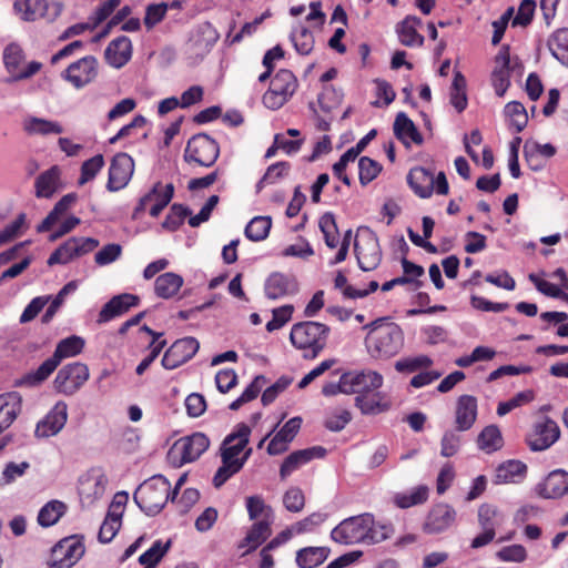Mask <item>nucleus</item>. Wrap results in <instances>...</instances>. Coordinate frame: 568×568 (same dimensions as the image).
<instances>
[{
    "instance_id": "obj_1",
    "label": "nucleus",
    "mask_w": 568,
    "mask_h": 568,
    "mask_svg": "<svg viewBox=\"0 0 568 568\" xmlns=\"http://www.w3.org/2000/svg\"><path fill=\"white\" fill-rule=\"evenodd\" d=\"M250 435L251 428L246 424L241 423L223 439L220 446L222 465L213 477L215 488H220L229 478L237 474L251 457L252 448L247 447Z\"/></svg>"
},
{
    "instance_id": "obj_2",
    "label": "nucleus",
    "mask_w": 568,
    "mask_h": 568,
    "mask_svg": "<svg viewBox=\"0 0 568 568\" xmlns=\"http://www.w3.org/2000/svg\"><path fill=\"white\" fill-rule=\"evenodd\" d=\"M363 328L368 329L365 344L368 353L375 358L393 357L404 345L402 328L388 317H379Z\"/></svg>"
},
{
    "instance_id": "obj_3",
    "label": "nucleus",
    "mask_w": 568,
    "mask_h": 568,
    "mask_svg": "<svg viewBox=\"0 0 568 568\" xmlns=\"http://www.w3.org/2000/svg\"><path fill=\"white\" fill-rule=\"evenodd\" d=\"M83 347L84 341L75 335L60 341L53 355L45 359L36 371L26 373L21 377L17 378L14 381V386L29 388L40 386L58 368L63 358L80 354Z\"/></svg>"
},
{
    "instance_id": "obj_4",
    "label": "nucleus",
    "mask_w": 568,
    "mask_h": 568,
    "mask_svg": "<svg viewBox=\"0 0 568 568\" xmlns=\"http://www.w3.org/2000/svg\"><path fill=\"white\" fill-rule=\"evenodd\" d=\"M329 327L318 322H301L293 325L292 344L304 351V358H315L326 346Z\"/></svg>"
},
{
    "instance_id": "obj_5",
    "label": "nucleus",
    "mask_w": 568,
    "mask_h": 568,
    "mask_svg": "<svg viewBox=\"0 0 568 568\" xmlns=\"http://www.w3.org/2000/svg\"><path fill=\"white\" fill-rule=\"evenodd\" d=\"M170 489L171 485L165 477L153 476L138 487L133 499L148 516H155L171 499Z\"/></svg>"
},
{
    "instance_id": "obj_6",
    "label": "nucleus",
    "mask_w": 568,
    "mask_h": 568,
    "mask_svg": "<svg viewBox=\"0 0 568 568\" xmlns=\"http://www.w3.org/2000/svg\"><path fill=\"white\" fill-rule=\"evenodd\" d=\"M210 446L209 437L203 433H193L178 439L168 452V460L173 467L195 462Z\"/></svg>"
},
{
    "instance_id": "obj_7",
    "label": "nucleus",
    "mask_w": 568,
    "mask_h": 568,
    "mask_svg": "<svg viewBox=\"0 0 568 568\" xmlns=\"http://www.w3.org/2000/svg\"><path fill=\"white\" fill-rule=\"evenodd\" d=\"M220 155L217 142L205 133L193 135L186 143L184 161L189 164L195 163L200 166H212Z\"/></svg>"
},
{
    "instance_id": "obj_8",
    "label": "nucleus",
    "mask_w": 568,
    "mask_h": 568,
    "mask_svg": "<svg viewBox=\"0 0 568 568\" xmlns=\"http://www.w3.org/2000/svg\"><path fill=\"white\" fill-rule=\"evenodd\" d=\"M407 182L413 191L422 199L429 197L434 190L440 195H446L449 191L444 172H439L435 178L434 172L423 166L413 168L407 175Z\"/></svg>"
},
{
    "instance_id": "obj_9",
    "label": "nucleus",
    "mask_w": 568,
    "mask_h": 568,
    "mask_svg": "<svg viewBox=\"0 0 568 568\" xmlns=\"http://www.w3.org/2000/svg\"><path fill=\"white\" fill-rule=\"evenodd\" d=\"M354 250L362 271L369 272L379 265L382 250L376 234L369 227H359Z\"/></svg>"
},
{
    "instance_id": "obj_10",
    "label": "nucleus",
    "mask_w": 568,
    "mask_h": 568,
    "mask_svg": "<svg viewBox=\"0 0 568 568\" xmlns=\"http://www.w3.org/2000/svg\"><path fill=\"white\" fill-rule=\"evenodd\" d=\"M297 79L292 71L281 69L271 80L270 89L263 95V103L271 110L283 106L297 89Z\"/></svg>"
},
{
    "instance_id": "obj_11",
    "label": "nucleus",
    "mask_w": 568,
    "mask_h": 568,
    "mask_svg": "<svg viewBox=\"0 0 568 568\" xmlns=\"http://www.w3.org/2000/svg\"><path fill=\"white\" fill-rule=\"evenodd\" d=\"M372 524L373 516L371 514L349 517L332 530L331 537L334 541L344 545L366 542Z\"/></svg>"
},
{
    "instance_id": "obj_12",
    "label": "nucleus",
    "mask_w": 568,
    "mask_h": 568,
    "mask_svg": "<svg viewBox=\"0 0 568 568\" xmlns=\"http://www.w3.org/2000/svg\"><path fill=\"white\" fill-rule=\"evenodd\" d=\"M13 9L24 21L44 18L52 22L61 14L63 6L60 2L49 4L47 0H14Z\"/></svg>"
},
{
    "instance_id": "obj_13",
    "label": "nucleus",
    "mask_w": 568,
    "mask_h": 568,
    "mask_svg": "<svg viewBox=\"0 0 568 568\" xmlns=\"http://www.w3.org/2000/svg\"><path fill=\"white\" fill-rule=\"evenodd\" d=\"M99 73V62L95 57L87 55L71 63L62 73L61 78L69 82L74 89L80 90L92 83Z\"/></svg>"
},
{
    "instance_id": "obj_14",
    "label": "nucleus",
    "mask_w": 568,
    "mask_h": 568,
    "mask_svg": "<svg viewBox=\"0 0 568 568\" xmlns=\"http://www.w3.org/2000/svg\"><path fill=\"white\" fill-rule=\"evenodd\" d=\"M89 378V368L85 364L75 362L63 366L57 374L53 385L57 392L73 395Z\"/></svg>"
},
{
    "instance_id": "obj_15",
    "label": "nucleus",
    "mask_w": 568,
    "mask_h": 568,
    "mask_svg": "<svg viewBox=\"0 0 568 568\" xmlns=\"http://www.w3.org/2000/svg\"><path fill=\"white\" fill-rule=\"evenodd\" d=\"M84 555V545L74 537L60 540L51 552L50 568H71Z\"/></svg>"
},
{
    "instance_id": "obj_16",
    "label": "nucleus",
    "mask_w": 568,
    "mask_h": 568,
    "mask_svg": "<svg viewBox=\"0 0 568 568\" xmlns=\"http://www.w3.org/2000/svg\"><path fill=\"white\" fill-rule=\"evenodd\" d=\"M23 60V53L21 48L18 44H9L4 49L3 61L8 72L11 77L7 80V82L19 81L22 79H28L36 74L40 68L41 63L37 61L30 62L27 68L21 69V63Z\"/></svg>"
},
{
    "instance_id": "obj_17",
    "label": "nucleus",
    "mask_w": 568,
    "mask_h": 568,
    "mask_svg": "<svg viewBox=\"0 0 568 568\" xmlns=\"http://www.w3.org/2000/svg\"><path fill=\"white\" fill-rule=\"evenodd\" d=\"M199 342L194 337L175 341L164 353L161 361L165 369H174L190 361L199 351Z\"/></svg>"
},
{
    "instance_id": "obj_18",
    "label": "nucleus",
    "mask_w": 568,
    "mask_h": 568,
    "mask_svg": "<svg viewBox=\"0 0 568 568\" xmlns=\"http://www.w3.org/2000/svg\"><path fill=\"white\" fill-rule=\"evenodd\" d=\"M560 436V429L555 420L545 417L535 424L531 434L527 438L528 446L534 452H541L555 444Z\"/></svg>"
},
{
    "instance_id": "obj_19",
    "label": "nucleus",
    "mask_w": 568,
    "mask_h": 568,
    "mask_svg": "<svg viewBox=\"0 0 568 568\" xmlns=\"http://www.w3.org/2000/svg\"><path fill=\"white\" fill-rule=\"evenodd\" d=\"M134 171V161L126 153H118L111 162L109 169V180L106 187L109 191L114 192L124 187Z\"/></svg>"
},
{
    "instance_id": "obj_20",
    "label": "nucleus",
    "mask_w": 568,
    "mask_h": 568,
    "mask_svg": "<svg viewBox=\"0 0 568 568\" xmlns=\"http://www.w3.org/2000/svg\"><path fill=\"white\" fill-rule=\"evenodd\" d=\"M68 420V405L58 402L43 419L38 422L34 435L38 438H48L57 435Z\"/></svg>"
},
{
    "instance_id": "obj_21",
    "label": "nucleus",
    "mask_w": 568,
    "mask_h": 568,
    "mask_svg": "<svg viewBox=\"0 0 568 568\" xmlns=\"http://www.w3.org/2000/svg\"><path fill=\"white\" fill-rule=\"evenodd\" d=\"M538 496L545 499H557L568 494V473L564 469H556L548 474L542 483L536 488Z\"/></svg>"
},
{
    "instance_id": "obj_22",
    "label": "nucleus",
    "mask_w": 568,
    "mask_h": 568,
    "mask_svg": "<svg viewBox=\"0 0 568 568\" xmlns=\"http://www.w3.org/2000/svg\"><path fill=\"white\" fill-rule=\"evenodd\" d=\"M347 383L349 394L367 395L378 389L383 385V376L375 371L347 372Z\"/></svg>"
},
{
    "instance_id": "obj_23",
    "label": "nucleus",
    "mask_w": 568,
    "mask_h": 568,
    "mask_svg": "<svg viewBox=\"0 0 568 568\" xmlns=\"http://www.w3.org/2000/svg\"><path fill=\"white\" fill-rule=\"evenodd\" d=\"M264 291L270 300H277L296 294L298 292V283L292 275L273 273L267 277Z\"/></svg>"
},
{
    "instance_id": "obj_24",
    "label": "nucleus",
    "mask_w": 568,
    "mask_h": 568,
    "mask_svg": "<svg viewBox=\"0 0 568 568\" xmlns=\"http://www.w3.org/2000/svg\"><path fill=\"white\" fill-rule=\"evenodd\" d=\"M325 455L326 449L322 446L295 450L284 459L280 468V476L282 479H285L302 465L307 464L314 458H323Z\"/></svg>"
},
{
    "instance_id": "obj_25",
    "label": "nucleus",
    "mask_w": 568,
    "mask_h": 568,
    "mask_svg": "<svg viewBox=\"0 0 568 568\" xmlns=\"http://www.w3.org/2000/svg\"><path fill=\"white\" fill-rule=\"evenodd\" d=\"M477 399L471 395L458 397L455 409V425L458 432H466L477 419Z\"/></svg>"
},
{
    "instance_id": "obj_26",
    "label": "nucleus",
    "mask_w": 568,
    "mask_h": 568,
    "mask_svg": "<svg viewBox=\"0 0 568 568\" xmlns=\"http://www.w3.org/2000/svg\"><path fill=\"white\" fill-rule=\"evenodd\" d=\"M456 511L446 504H438L432 508L424 524V530L428 534H438L447 529L454 521Z\"/></svg>"
},
{
    "instance_id": "obj_27",
    "label": "nucleus",
    "mask_w": 568,
    "mask_h": 568,
    "mask_svg": "<svg viewBox=\"0 0 568 568\" xmlns=\"http://www.w3.org/2000/svg\"><path fill=\"white\" fill-rule=\"evenodd\" d=\"M22 409V396L18 392L0 395V434L8 429Z\"/></svg>"
},
{
    "instance_id": "obj_28",
    "label": "nucleus",
    "mask_w": 568,
    "mask_h": 568,
    "mask_svg": "<svg viewBox=\"0 0 568 568\" xmlns=\"http://www.w3.org/2000/svg\"><path fill=\"white\" fill-rule=\"evenodd\" d=\"M496 67L491 73V83L498 97H503L507 91L509 81V48L503 47L495 58Z\"/></svg>"
},
{
    "instance_id": "obj_29",
    "label": "nucleus",
    "mask_w": 568,
    "mask_h": 568,
    "mask_svg": "<svg viewBox=\"0 0 568 568\" xmlns=\"http://www.w3.org/2000/svg\"><path fill=\"white\" fill-rule=\"evenodd\" d=\"M61 187V169L58 165H53L36 179L34 194L38 199H50Z\"/></svg>"
},
{
    "instance_id": "obj_30",
    "label": "nucleus",
    "mask_w": 568,
    "mask_h": 568,
    "mask_svg": "<svg viewBox=\"0 0 568 568\" xmlns=\"http://www.w3.org/2000/svg\"><path fill=\"white\" fill-rule=\"evenodd\" d=\"M132 55V43L125 36H121L112 40L105 51L104 58L106 62L116 69L122 68L129 62Z\"/></svg>"
},
{
    "instance_id": "obj_31",
    "label": "nucleus",
    "mask_w": 568,
    "mask_h": 568,
    "mask_svg": "<svg viewBox=\"0 0 568 568\" xmlns=\"http://www.w3.org/2000/svg\"><path fill=\"white\" fill-rule=\"evenodd\" d=\"M139 296L124 293L113 296L99 313V322H108L111 318L119 316L130 310V307L139 304Z\"/></svg>"
},
{
    "instance_id": "obj_32",
    "label": "nucleus",
    "mask_w": 568,
    "mask_h": 568,
    "mask_svg": "<svg viewBox=\"0 0 568 568\" xmlns=\"http://www.w3.org/2000/svg\"><path fill=\"white\" fill-rule=\"evenodd\" d=\"M393 130L395 136L407 148L410 142L420 145L424 142L423 135L415 123L404 112H399L394 121Z\"/></svg>"
},
{
    "instance_id": "obj_33",
    "label": "nucleus",
    "mask_w": 568,
    "mask_h": 568,
    "mask_svg": "<svg viewBox=\"0 0 568 568\" xmlns=\"http://www.w3.org/2000/svg\"><path fill=\"white\" fill-rule=\"evenodd\" d=\"M419 26H422V19L416 16H407L404 20L398 22L396 32L399 42L405 47H422L425 39L417 32V27Z\"/></svg>"
},
{
    "instance_id": "obj_34",
    "label": "nucleus",
    "mask_w": 568,
    "mask_h": 568,
    "mask_svg": "<svg viewBox=\"0 0 568 568\" xmlns=\"http://www.w3.org/2000/svg\"><path fill=\"white\" fill-rule=\"evenodd\" d=\"M108 478L100 470H92L80 479L79 493L87 499L100 498L105 490Z\"/></svg>"
},
{
    "instance_id": "obj_35",
    "label": "nucleus",
    "mask_w": 568,
    "mask_h": 568,
    "mask_svg": "<svg viewBox=\"0 0 568 568\" xmlns=\"http://www.w3.org/2000/svg\"><path fill=\"white\" fill-rule=\"evenodd\" d=\"M355 406L364 415H377L387 412L390 407V403L383 393L376 392L372 395H357L355 397Z\"/></svg>"
},
{
    "instance_id": "obj_36",
    "label": "nucleus",
    "mask_w": 568,
    "mask_h": 568,
    "mask_svg": "<svg viewBox=\"0 0 568 568\" xmlns=\"http://www.w3.org/2000/svg\"><path fill=\"white\" fill-rule=\"evenodd\" d=\"M77 199L78 196L75 193H69L62 196L54 204L45 219L37 226V232L44 233L50 231L60 217L75 203Z\"/></svg>"
},
{
    "instance_id": "obj_37",
    "label": "nucleus",
    "mask_w": 568,
    "mask_h": 568,
    "mask_svg": "<svg viewBox=\"0 0 568 568\" xmlns=\"http://www.w3.org/2000/svg\"><path fill=\"white\" fill-rule=\"evenodd\" d=\"M183 285V278L179 274L168 272L158 276L154 283L155 294L161 298L173 297Z\"/></svg>"
},
{
    "instance_id": "obj_38",
    "label": "nucleus",
    "mask_w": 568,
    "mask_h": 568,
    "mask_svg": "<svg viewBox=\"0 0 568 568\" xmlns=\"http://www.w3.org/2000/svg\"><path fill=\"white\" fill-rule=\"evenodd\" d=\"M327 547H306L296 552V564L300 568H315L322 565L328 557Z\"/></svg>"
},
{
    "instance_id": "obj_39",
    "label": "nucleus",
    "mask_w": 568,
    "mask_h": 568,
    "mask_svg": "<svg viewBox=\"0 0 568 568\" xmlns=\"http://www.w3.org/2000/svg\"><path fill=\"white\" fill-rule=\"evenodd\" d=\"M527 466L519 460H508L498 466L495 475L496 484H505L515 481L517 477L526 474Z\"/></svg>"
},
{
    "instance_id": "obj_40",
    "label": "nucleus",
    "mask_w": 568,
    "mask_h": 568,
    "mask_svg": "<svg viewBox=\"0 0 568 568\" xmlns=\"http://www.w3.org/2000/svg\"><path fill=\"white\" fill-rule=\"evenodd\" d=\"M271 523V519L267 517L261 521L255 523L247 532L241 546L247 545L250 547L248 550L256 549L263 541H265L270 537Z\"/></svg>"
},
{
    "instance_id": "obj_41",
    "label": "nucleus",
    "mask_w": 568,
    "mask_h": 568,
    "mask_svg": "<svg viewBox=\"0 0 568 568\" xmlns=\"http://www.w3.org/2000/svg\"><path fill=\"white\" fill-rule=\"evenodd\" d=\"M478 447L486 453H493L501 448L503 436L496 425L486 426L478 435Z\"/></svg>"
},
{
    "instance_id": "obj_42",
    "label": "nucleus",
    "mask_w": 568,
    "mask_h": 568,
    "mask_svg": "<svg viewBox=\"0 0 568 568\" xmlns=\"http://www.w3.org/2000/svg\"><path fill=\"white\" fill-rule=\"evenodd\" d=\"M23 129L29 134H41V135H47V134H51V133L60 134L63 132L62 126L58 122H53V121H49V120H44V119L36 118V116L27 119L23 123Z\"/></svg>"
},
{
    "instance_id": "obj_43",
    "label": "nucleus",
    "mask_w": 568,
    "mask_h": 568,
    "mask_svg": "<svg viewBox=\"0 0 568 568\" xmlns=\"http://www.w3.org/2000/svg\"><path fill=\"white\" fill-rule=\"evenodd\" d=\"M548 47L558 61L568 65V29L557 30L549 39Z\"/></svg>"
},
{
    "instance_id": "obj_44",
    "label": "nucleus",
    "mask_w": 568,
    "mask_h": 568,
    "mask_svg": "<svg viewBox=\"0 0 568 568\" xmlns=\"http://www.w3.org/2000/svg\"><path fill=\"white\" fill-rule=\"evenodd\" d=\"M219 38L215 28L210 22H204L197 29V37L193 41V47L202 53L209 52Z\"/></svg>"
},
{
    "instance_id": "obj_45",
    "label": "nucleus",
    "mask_w": 568,
    "mask_h": 568,
    "mask_svg": "<svg viewBox=\"0 0 568 568\" xmlns=\"http://www.w3.org/2000/svg\"><path fill=\"white\" fill-rule=\"evenodd\" d=\"M450 103L457 112H463L467 106L466 79L459 71H455L450 88Z\"/></svg>"
},
{
    "instance_id": "obj_46",
    "label": "nucleus",
    "mask_w": 568,
    "mask_h": 568,
    "mask_svg": "<svg viewBox=\"0 0 568 568\" xmlns=\"http://www.w3.org/2000/svg\"><path fill=\"white\" fill-rule=\"evenodd\" d=\"M272 226L270 216H255L245 227V235L251 241H262L267 237Z\"/></svg>"
},
{
    "instance_id": "obj_47",
    "label": "nucleus",
    "mask_w": 568,
    "mask_h": 568,
    "mask_svg": "<svg viewBox=\"0 0 568 568\" xmlns=\"http://www.w3.org/2000/svg\"><path fill=\"white\" fill-rule=\"evenodd\" d=\"M75 236L70 237L61 244L48 258V265L67 264L78 257Z\"/></svg>"
},
{
    "instance_id": "obj_48",
    "label": "nucleus",
    "mask_w": 568,
    "mask_h": 568,
    "mask_svg": "<svg viewBox=\"0 0 568 568\" xmlns=\"http://www.w3.org/2000/svg\"><path fill=\"white\" fill-rule=\"evenodd\" d=\"M67 507L62 501L52 500L44 505L38 515V523L42 527L54 525L64 514Z\"/></svg>"
},
{
    "instance_id": "obj_49",
    "label": "nucleus",
    "mask_w": 568,
    "mask_h": 568,
    "mask_svg": "<svg viewBox=\"0 0 568 568\" xmlns=\"http://www.w3.org/2000/svg\"><path fill=\"white\" fill-rule=\"evenodd\" d=\"M291 170V165L288 162H277L270 165L262 176V179L256 184V192H261L265 185H271L276 183L278 180L285 178Z\"/></svg>"
},
{
    "instance_id": "obj_50",
    "label": "nucleus",
    "mask_w": 568,
    "mask_h": 568,
    "mask_svg": "<svg viewBox=\"0 0 568 568\" xmlns=\"http://www.w3.org/2000/svg\"><path fill=\"white\" fill-rule=\"evenodd\" d=\"M320 229L324 235L325 244L329 248H335L339 244V233L335 217L332 213H325L320 219Z\"/></svg>"
},
{
    "instance_id": "obj_51",
    "label": "nucleus",
    "mask_w": 568,
    "mask_h": 568,
    "mask_svg": "<svg viewBox=\"0 0 568 568\" xmlns=\"http://www.w3.org/2000/svg\"><path fill=\"white\" fill-rule=\"evenodd\" d=\"M428 488L426 486L416 487L412 493H402L394 496V503L399 508H408L427 500Z\"/></svg>"
},
{
    "instance_id": "obj_52",
    "label": "nucleus",
    "mask_w": 568,
    "mask_h": 568,
    "mask_svg": "<svg viewBox=\"0 0 568 568\" xmlns=\"http://www.w3.org/2000/svg\"><path fill=\"white\" fill-rule=\"evenodd\" d=\"M500 513L497 507L483 504L478 508V524L483 530L495 532V527L499 525Z\"/></svg>"
},
{
    "instance_id": "obj_53",
    "label": "nucleus",
    "mask_w": 568,
    "mask_h": 568,
    "mask_svg": "<svg viewBox=\"0 0 568 568\" xmlns=\"http://www.w3.org/2000/svg\"><path fill=\"white\" fill-rule=\"evenodd\" d=\"M191 215V210L183 204H173L169 214L162 222V227L168 231H176L184 222L186 216Z\"/></svg>"
},
{
    "instance_id": "obj_54",
    "label": "nucleus",
    "mask_w": 568,
    "mask_h": 568,
    "mask_svg": "<svg viewBox=\"0 0 568 568\" xmlns=\"http://www.w3.org/2000/svg\"><path fill=\"white\" fill-rule=\"evenodd\" d=\"M505 114L510 119L511 125L517 132L523 131L528 123V115L525 106L517 101H511L505 106Z\"/></svg>"
},
{
    "instance_id": "obj_55",
    "label": "nucleus",
    "mask_w": 568,
    "mask_h": 568,
    "mask_svg": "<svg viewBox=\"0 0 568 568\" xmlns=\"http://www.w3.org/2000/svg\"><path fill=\"white\" fill-rule=\"evenodd\" d=\"M358 171L361 184L367 185L377 178L382 171V165L368 156H362L358 161Z\"/></svg>"
},
{
    "instance_id": "obj_56",
    "label": "nucleus",
    "mask_w": 568,
    "mask_h": 568,
    "mask_svg": "<svg viewBox=\"0 0 568 568\" xmlns=\"http://www.w3.org/2000/svg\"><path fill=\"white\" fill-rule=\"evenodd\" d=\"M291 40L296 51L303 55L310 54L314 48V37L305 27H301L298 31L292 32Z\"/></svg>"
},
{
    "instance_id": "obj_57",
    "label": "nucleus",
    "mask_w": 568,
    "mask_h": 568,
    "mask_svg": "<svg viewBox=\"0 0 568 568\" xmlns=\"http://www.w3.org/2000/svg\"><path fill=\"white\" fill-rule=\"evenodd\" d=\"M170 547L171 540H168L165 544L161 540H156L149 550L139 557V562L156 566L169 551Z\"/></svg>"
},
{
    "instance_id": "obj_58",
    "label": "nucleus",
    "mask_w": 568,
    "mask_h": 568,
    "mask_svg": "<svg viewBox=\"0 0 568 568\" xmlns=\"http://www.w3.org/2000/svg\"><path fill=\"white\" fill-rule=\"evenodd\" d=\"M524 154L527 162L531 164L536 155L544 158L554 156L556 154V148L550 143L540 144L536 141L528 140L524 145Z\"/></svg>"
},
{
    "instance_id": "obj_59",
    "label": "nucleus",
    "mask_w": 568,
    "mask_h": 568,
    "mask_svg": "<svg viewBox=\"0 0 568 568\" xmlns=\"http://www.w3.org/2000/svg\"><path fill=\"white\" fill-rule=\"evenodd\" d=\"M75 288H77V283L74 281H71V282L67 283L60 290V292L57 294V296L53 298V301L51 302V304L47 308L45 313L43 314V316L41 318L42 323L47 324V323H49L53 318V316L58 312L59 307L62 305V303L64 301V297L69 293L75 291Z\"/></svg>"
},
{
    "instance_id": "obj_60",
    "label": "nucleus",
    "mask_w": 568,
    "mask_h": 568,
    "mask_svg": "<svg viewBox=\"0 0 568 568\" xmlns=\"http://www.w3.org/2000/svg\"><path fill=\"white\" fill-rule=\"evenodd\" d=\"M352 420L347 409H335L325 418L324 426L331 432H341Z\"/></svg>"
},
{
    "instance_id": "obj_61",
    "label": "nucleus",
    "mask_w": 568,
    "mask_h": 568,
    "mask_svg": "<svg viewBox=\"0 0 568 568\" xmlns=\"http://www.w3.org/2000/svg\"><path fill=\"white\" fill-rule=\"evenodd\" d=\"M104 165V160L101 154L94 155L93 158L84 161L81 166V176L79 179V184L83 185L90 180L94 179L97 173Z\"/></svg>"
},
{
    "instance_id": "obj_62",
    "label": "nucleus",
    "mask_w": 568,
    "mask_h": 568,
    "mask_svg": "<svg viewBox=\"0 0 568 568\" xmlns=\"http://www.w3.org/2000/svg\"><path fill=\"white\" fill-rule=\"evenodd\" d=\"M168 9L169 6L164 2L149 4L144 17V24L146 29L151 30L154 26L161 22L164 19Z\"/></svg>"
},
{
    "instance_id": "obj_63",
    "label": "nucleus",
    "mask_w": 568,
    "mask_h": 568,
    "mask_svg": "<svg viewBox=\"0 0 568 568\" xmlns=\"http://www.w3.org/2000/svg\"><path fill=\"white\" fill-rule=\"evenodd\" d=\"M29 467L30 464L28 462H22L20 464L13 462L8 463L2 471L0 485L4 486L13 483L17 478L22 477Z\"/></svg>"
},
{
    "instance_id": "obj_64",
    "label": "nucleus",
    "mask_w": 568,
    "mask_h": 568,
    "mask_svg": "<svg viewBox=\"0 0 568 568\" xmlns=\"http://www.w3.org/2000/svg\"><path fill=\"white\" fill-rule=\"evenodd\" d=\"M285 508L291 513H300L305 505L303 491L297 487L290 488L283 497Z\"/></svg>"
}]
</instances>
